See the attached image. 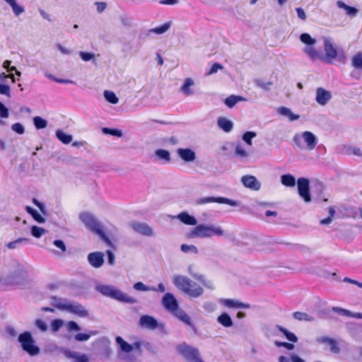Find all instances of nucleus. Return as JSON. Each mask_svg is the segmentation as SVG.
<instances>
[{"label":"nucleus","instance_id":"1","mask_svg":"<svg viewBox=\"0 0 362 362\" xmlns=\"http://www.w3.org/2000/svg\"><path fill=\"white\" fill-rule=\"evenodd\" d=\"M323 41L325 54L316 50L314 47H308L306 49V54L313 61L320 59L330 64L337 56V49L330 38L323 37Z\"/></svg>","mask_w":362,"mask_h":362},{"label":"nucleus","instance_id":"2","mask_svg":"<svg viewBox=\"0 0 362 362\" xmlns=\"http://www.w3.org/2000/svg\"><path fill=\"white\" fill-rule=\"evenodd\" d=\"M214 236L228 237L221 226L214 224H199L188 233L190 238H211Z\"/></svg>","mask_w":362,"mask_h":362},{"label":"nucleus","instance_id":"3","mask_svg":"<svg viewBox=\"0 0 362 362\" xmlns=\"http://www.w3.org/2000/svg\"><path fill=\"white\" fill-rule=\"evenodd\" d=\"M173 283L176 288L192 298H198L204 293L203 288L199 285L185 276H174Z\"/></svg>","mask_w":362,"mask_h":362},{"label":"nucleus","instance_id":"4","mask_svg":"<svg viewBox=\"0 0 362 362\" xmlns=\"http://www.w3.org/2000/svg\"><path fill=\"white\" fill-rule=\"evenodd\" d=\"M79 218L87 229L97 234L105 243L112 245L110 238L105 235L102 223L92 214L83 211Z\"/></svg>","mask_w":362,"mask_h":362},{"label":"nucleus","instance_id":"5","mask_svg":"<svg viewBox=\"0 0 362 362\" xmlns=\"http://www.w3.org/2000/svg\"><path fill=\"white\" fill-rule=\"evenodd\" d=\"M52 305L59 310L74 314L80 317H86L88 316V310L77 302L53 297L52 298Z\"/></svg>","mask_w":362,"mask_h":362},{"label":"nucleus","instance_id":"6","mask_svg":"<svg viewBox=\"0 0 362 362\" xmlns=\"http://www.w3.org/2000/svg\"><path fill=\"white\" fill-rule=\"evenodd\" d=\"M96 290L103 296L110 297L121 302L129 303H135L136 302L134 298L125 294L113 286L98 285Z\"/></svg>","mask_w":362,"mask_h":362},{"label":"nucleus","instance_id":"7","mask_svg":"<svg viewBox=\"0 0 362 362\" xmlns=\"http://www.w3.org/2000/svg\"><path fill=\"white\" fill-rule=\"evenodd\" d=\"M18 341L23 351L30 356H36L40 353V348L35 345V340L30 332H25L18 336Z\"/></svg>","mask_w":362,"mask_h":362},{"label":"nucleus","instance_id":"8","mask_svg":"<svg viewBox=\"0 0 362 362\" xmlns=\"http://www.w3.org/2000/svg\"><path fill=\"white\" fill-rule=\"evenodd\" d=\"M302 139L304 141L308 150H313L317 144V138L313 133L309 131L295 134L293 137V142L298 148H302Z\"/></svg>","mask_w":362,"mask_h":362},{"label":"nucleus","instance_id":"9","mask_svg":"<svg viewBox=\"0 0 362 362\" xmlns=\"http://www.w3.org/2000/svg\"><path fill=\"white\" fill-rule=\"evenodd\" d=\"M177 351L188 362H204L200 357L198 349L189 346L185 343L180 344L177 347Z\"/></svg>","mask_w":362,"mask_h":362},{"label":"nucleus","instance_id":"10","mask_svg":"<svg viewBox=\"0 0 362 362\" xmlns=\"http://www.w3.org/2000/svg\"><path fill=\"white\" fill-rule=\"evenodd\" d=\"M139 324L141 327L151 330L164 327L163 323L158 322L153 317L148 315H142Z\"/></svg>","mask_w":362,"mask_h":362},{"label":"nucleus","instance_id":"11","mask_svg":"<svg viewBox=\"0 0 362 362\" xmlns=\"http://www.w3.org/2000/svg\"><path fill=\"white\" fill-rule=\"evenodd\" d=\"M298 191L299 195L304 199L305 202L311 201L310 191H309V181L306 178H299L297 182Z\"/></svg>","mask_w":362,"mask_h":362},{"label":"nucleus","instance_id":"12","mask_svg":"<svg viewBox=\"0 0 362 362\" xmlns=\"http://www.w3.org/2000/svg\"><path fill=\"white\" fill-rule=\"evenodd\" d=\"M130 226L134 229V230L142 235L147 237H151L154 235V231L153 228L146 223L134 221L130 223Z\"/></svg>","mask_w":362,"mask_h":362},{"label":"nucleus","instance_id":"13","mask_svg":"<svg viewBox=\"0 0 362 362\" xmlns=\"http://www.w3.org/2000/svg\"><path fill=\"white\" fill-rule=\"evenodd\" d=\"M211 202H217L219 204H226L232 206H235L238 205L237 202L233 201L232 199L225 198V197H203L197 199L196 203L197 204H205Z\"/></svg>","mask_w":362,"mask_h":362},{"label":"nucleus","instance_id":"14","mask_svg":"<svg viewBox=\"0 0 362 362\" xmlns=\"http://www.w3.org/2000/svg\"><path fill=\"white\" fill-rule=\"evenodd\" d=\"M163 307L172 314L179 308L177 300L175 296L170 293H165L162 298Z\"/></svg>","mask_w":362,"mask_h":362},{"label":"nucleus","instance_id":"15","mask_svg":"<svg viewBox=\"0 0 362 362\" xmlns=\"http://www.w3.org/2000/svg\"><path fill=\"white\" fill-rule=\"evenodd\" d=\"M243 185L251 190L258 191L261 188V183L253 175H244L241 177Z\"/></svg>","mask_w":362,"mask_h":362},{"label":"nucleus","instance_id":"16","mask_svg":"<svg viewBox=\"0 0 362 362\" xmlns=\"http://www.w3.org/2000/svg\"><path fill=\"white\" fill-rule=\"evenodd\" d=\"M177 156L186 163H192L196 160L194 151L189 148H180L177 150Z\"/></svg>","mask_w":362,"mask_h":362},{"label":"nucleus","instance_id":"17","mask_svg":"<svg viewBox=\"0 0 362 362\" xmlns=\"http://www.w3.org/2000/svg\"><path fill=\"white\" fill-rule=\"evenodd\" d=\"M316 341L319 344L329 346L330 351L333 354H339L340 352V349L337 345V341L332 338L322 336L316 338Z\"/></svg>","mask_w":362,"mask_h":362},{"label":"nucleus","instance_id":"18","mask_svg":"<svg viewBox=\"0 0 362 362\" xmlns=\"http://www.w3.org/2000/svg\"><path fill=\"white\" fill-rule=\"evenodd\" d=\"M89 264L94 268H100L104 264V254L100 252H90L88 255Z\"/></svg>","mask_w":362,"mask_h":362},{"label":"nucleus","instance_id":"19","mask_svg":"<svg viewBox=\"0 0 362 362\" xmlns=\"http://www.w3.org/2000/svg\"><path fill=\"white\" fill-rule=\"evenodd\" d=\"M219 303L229 308H245L247 309L250 308V305L248 303H242L238 300L229 299V298H221Z\"/></svg>","mask_w":362,"mask_h":362},{"label":"nucleus","instance_id":"20","mask_svg":"<svg viewBox=\"0 0 362 362\" xmlns=\"http://www.w3.org/2000/svg\"><path fill=\"white\" fill-rule=\"evenodd\" d=\"M64 354L67 358L72 359L73 362H88L89 361L87 355L77 351L65 350Z\"/></svg>","mask_w":362,"mask_h":362},{"label":"nucleus","instance_id":"21","mask_svg":"<svg viewBox=\"0 0 362 362\" xmlns=\"http://www.w3.org/2000/svg\"><path fill=\"white\" fill-rule=\"evenodd\" d=\"M331 97V93L322 88H319L316 90V101L321 105H326Z\"/></svg>","mask_w":362,"mask_h":362},{"label":"nucleus","instance_id":"22","mask_svg":"<svg viewBox=\"0 0 362 362\" xmlns=\"http://www.w3.org/2000/svg\"><path fill=\"white\" fill-rule=\"evenodd\" d=\"M194 86V81L191 78H187L185 79L182 86L180 87V92L187 96L192 95L194 93L192 87Z\"/></svg>","mask_w":362,"mask_h":362},{"label":"nucleus","instance_id":"23","mask_svg":"<svg viewBox=\"0 0 362 362\" xmlns=\"http://www.w3.org/2000/svg\"><path fill=\"white\" fill-rule=\"evenodd\" d=\"M176 317H177L180 320H181L182 322L185 323L186 325L194 328V326L189 317V315L181 308H178L173 313Z\"/></svg>","mask_w":362,"mask_h":362},{"label":"nucleus","instance_id":"24","mask_svg":"<svg viewBox=\"0 0 362 362\" xmlns=\"http://www.w3.org/2000/svg\"><path fill=\"white\" fill-rule=\"evenodd\" d=\"M177 218L179 220H180V221H182V223H184L186 225L197 226V219L194 216L189 215L187 212H182L180 214H179L177 215Z\"/></svg>","mask_w":362,"mask_h":362},{"label":"nucleus","instance_id":"25","mask_svg":"<svg viewBox=\"0 0 362 362\" xmlns=\"http://www.w3.org/2000/svg\"><path fill=\"white\" fill-rule=\"evenodd\" d=\"M217 124L219 128L226 132H230L233 127V122L226 117H219L217 121Z\"/></svg>","mask_w":362,"mask_h":362},{"label":"nucleus","instance_id":"26","mask_svg":"<svg viewBox=\"0 0 362 362\" xmlns=\"http://www.w3.org/2000/svg\"><path fill=\"white\" fill-rule=\"evenodd\" d=\"M300 41L306 45L304 48V52L306 54V49L308 47H314L316 43V40L310 36L308 33H303L300 35Z\"/></svg>","mask_w":362,"mask_h":362},{"label":"nucleus","instance_id":"27","mask_svg":"<svg viewBox=\"0 0 362 362\" xmlns=\"http://www.w3.org/2000/svg\"><path fill=\"white\" fill-rule=\"evenodd\" d=\"M241 101H246V98L240 95H231L225 99L224 103L228 107L232 108Z\"/></svg>","mask_w":362,"mask_h":362},{"label":"nucleus","instance_id":"28","mask_svg":"<svg viewBox=\"0 0 362 362\" xmlns=\"http://www.w3.org/2000/svg\"><path fill=\"white\" fill-rule=\"evenodd\" d=\"M12 8L16 16H18L25 12V8L19 5L16 0H4Z\"/></svg>","mask_w":362,"mask_h":362},{"label":"nucleus","instance_id":"29","mask_svg":"<svg viewBox=\"0 0 362 362\" xmlns=\"http://www.w3.org/2000/svg\"><path fill=\"white\" fill-rule=\"evenodd\" d=\"M277 112L279 114L288 117L290 121L297 120L300 117L298 115L293 114L291 109L286 107H281L278 108Z\"/></svg>","mask_w":362,"mask_h":362},{"label":"nucleus","instance_id":"30","mask_svg":"<svg viewBox=\"0 0 362 362\" xmlns=\"http://www.w3.org/2000/svg\"><path fill=\"white\" fill-rule=\"evenodd\" d=\"M115 341L122 351L124 353H130L133 351V346L124 341L122 337L118 336L116 337Z\"/></svg>","mask_w":362,"mask_h":362},{"label":"nucleus","instance_id":"31","mask_svg":"<svg viewBox=\"0 0 362 362\" xmlns=\"http://www.w3.org/2000/svg\"><path fill=\"white\" fill-rule=\"evenodd\" d=\"M217 322L225 327H230L233 325L230 316L226 313L221 314L217 317Z\"/></svg>","mask_w":362,"mask_h":362},{"label":"nucleus","instance_id":"32","mask_svg":"<svg viewBox=\"0 0 362 362\" xmlns=\"http://www.w3.org/2000/svg\"><path fill=\"white\" fill-rule=\"evenodd\" d=\"M337 5L339 8L344 9L346 14L350 16H356L358 12L357 8L349 6L341 1H337Z\"/></svg>","mask_w":362,"mask_h":362},{"label":"nucleus","instance_id":"33","mask_svg":"<svg viewBox=\"0 0 362 362\" xmlns=\"http://www.w3.org/2000/svg\"><path fill=\"white\" fill-rule=\"evenodd\" d=\"M57 138L63 144H68L71 142L73 136L71 134H68L61 129L56 131Z\"/></svg>","mask_w":362,"mask_h":362},{"label":"nucleus","instance_id":"34","mask_svg":"<svg viewBox=\"0 0 362 362\" xmlns=\"http://www.w3.org/2000/svg\"><path fill=\"white\" fill-rule=\"evenodd\" d=\"M276 329H278L281 332H282L288 341L293 343L298 341V339L294 333L291 332L284 327L279 325L276 326Z\"/></svg>","mask_w":362,"mask_h":362},{"label":"nucleus","instance_id":"35","mask_svg":"<svg viewBox=\"0 0 362 362\" xmlns=\"http://www.w3.org/2000/svg\"><path fill=\"white\" fill-rule=\"evenodd\" d=\"M155 155L165 163H169L170 161V154L167 150L158 149L155 151Z\"/></svg>","mask_w":362,"mask_h":362},{"label":"nucleus","instance_id":"36","mask_svg":"<svg viewBox=\"0 0 362 362\" xmlns=\"http://www.w3.org/2000/svg\"><path fill=\"white\" fill-rule=\"evenodd\" d=\"M281 181L286 187H294L296 185L295 177L290 174L283 175L281 177Z\"/></svg>","mask_w":362,"mask_h":362},{"label":"nucleus","instance_id":"37","mask_svg":"<svg viewBox=\"0 0 362 362\" xmlns=\"http://www.w3.org/2000/svg\"><path fill=\"white\" fill-rule=\"evenodd\" d=\"M293 315L296 320L299 321L312 322L314 320V317L313 316L303 312H295Z\"/></svg>","mask_w":362,"mask_h":362},{"label":"nucleus","instance_id":"38","mask_svg":"<svg viewBox=\"0 0 362 362\" xmlns=\"http://www.w3.org/2000/svg\"><path fill=\"white\" fill-rule=\"evenodd\" d=\"M255 84L264 90H269L272 86L273 85V83L270 81H264L263 79L259 78L255 80Z\"/></svg>","mask_w":362,"mask_h":362},{"label":"nucleus","instance_id":"39","mask_svg":"<svg viewBox=\"0 0 362 362\" xmlns=\"http://www.w3.org/2000/svg\"><path fill=\"white\" fill-rule=\"evenodd\" d=\"M98 334L97 331H90V334L86 333H78L74 336V339L78 341H88L91 336Z\"/></svg>","mask_w":362,"mask_h":362},{"label":"nucleus","instance_id":"40","mask_svg":"<svg viewBox=\"0 0 362 362\" xmlns=\"http://www.w3.org/2000/svg\"><path fill=\"white\" fill-rule=\"evenodd\" d=\"M26 211L31 214L33 218L40 223H42L45 221V218H43L37 210L33 209L30 206L26 207Z\"/></svg>","mask_w":362,"mask_h":362},{"label":"nucleus","instance_id":"41","mask_svg":"<svg viewBox=\"0 0 362 362\" xmlns=\"http://www.w3.org/2000/svg\"><path fill=\"white\" fill-rule=\"evenodd\" d=\"M104 97L105 100L111 104H117L119 102V99L113 91L105 90Z\"/></svg>","mask_w":362,"mask_h":362},{"label":"nucleus","instance_id":"42","mask_svg":"<svg viewBox=\"0 0 362 362\" xmlns=\"http://www.w3.org/2000/svg\"><path fill=\"white\" fill-rule=\"evenodd\" d=\"M351 65L355 69H362V53L358 52L351 60Z\"/></svg>","mask_w":362,"mask_h":362},{"label":"nucleus","instance_id":"43","mask_svg":"<svg viewBox=\"0 0 362 362\" xmlns=\"http://www.w3.org/2000/svg\"><path fill=\"white\" fill-rule=\"evenodd\" d=\"M33 123L36 129H44L47 126V122L41 117L37 116L33 118Z\"/></svg>","mask_w":362,"mask_h":362},{"label":"nucleus","instance_id":"44","mask_svg":"<svg viewBox=\"0 0 362 362\" xmlns=\"http://www.w3.org/2000/svg\"><path fill=\"white\" fill-rule=\"evenodd\" d=\"M235 154L240 158H245L248 156V153L244 149L240 144H238L235 148Z\"/></svg>","mask_w":362,"mask_h":362},{"label":"nucleus","instance_id":"45","mask_svg":"<svg viewBox=\"0 0 362 362\" xmlns=\"http://www.w3.org/2000/svg\"><path fill=\"white\" fill-rule=\"evenodd\" d=\"M29 240L26 238H19L14 241L8 243L6 245L10 250L16 249L19 244L22 243H28Z\"/></svg>","mask_w":362,"mask_h":362},{"label":"nucleus","instance_id":"46","mask_svg":"<svg viewBox=\"0 0 362 362\" xmlns=\"http://www.w3.org/2000/svg\"><path fill=\"white\" fill-rule=\"evenodd\" d=\"M170 27V23H165L163 24L161 26H159V27H157V28L150 30V32L158 34V35H160V34L165 33L167 30H168Z\"/></svg>","mask_w":362,"mask_h":362},{"label":"nucleus","instance_id":"47","mask_svg":"<svg viewBox=\"0 0 362 362\" xmlns=\"http://www.w3.org/2000/svg\"><path fill=\"white\" fill-rule=\"evenodd\" d=\"M30 231L32 235L37 238H40L46 233V230L44 228L37 226H33L30 228Z\"/></svg>","mask_w":362,"mask_h":362},{"label":"nucleus","instance_id":"48","mask_svg":"<svg viewBox=\"0 0 362 362\" xmlns=\"http://www.w3.org/2000/svg\"><path fill=\"white\" fill-rule=\"evenodd\" d=\"M134 288L136 291H149L151 290H156V287L154 286H146L142 282H136L133 286Z\"/></svg>","mask_w":362,"mask_h":362},{"label":"nucleus","instance_id":"49","mask_svg":"<svg viewBox=\"0 0 362 362\" xmlns=\"http://www.w3.org/2000/svg\"><path fill=\"white\" fill-rule=\"evenodd\" d=\"M257 134L254 132H246L243 135V140L249 146H252V139L255 137H256Z\"/></svg>","mask_w":362,"mask_h":362},{"label":"nucleus","instance_id":"50","mask_svg":"<svg viewBox=\"0 0 362 362\" xmlns=\"http://www.w3.org/2000/svg\"><path fill=\"white\" fill-rule=\"evenodd\" d=\"M181 250L185 253L192 252L194 254L198 253V249L195 245L182 244L180 247Z\"/></svg>","mask_w":362,"mask_h":362},{"label":"nucleus","instance_id":"51","mask_svg":"<svg viewBox=\"0 0 362 362\" xmlns=\"http://www.w3.org/2000/svg\"><path fill=\"white\" fill-rule=\"evenodd\" d=\"M64 325V320L61 319L54 320L51 322V328L54 332H57Z\"/></svg>","mask_w":362,"mask_h":362},{"label":"nucleus","instance_id":"52","mask_svg":"<svg viewBox=\"0 0 362 362\" xmlns=\"http://www.w3.org/2000/svg\"><path fill=\"white\" fill-rule=\"evenodd\" d=\"M35 325L37 329H39L41 332H46L48 329L47 323L40 319L35 320Z\"/></svg>","mask_w":362,"mask_h":362},{"label":"nucleus","instance_id":"53","mask_svg":"<svg viewBox=\"0 0 362 362\" xmlns=\"http://www.w3.org/2000/svg\"><path fill=\"white\" fill-rule=\"evenodd\" d=\"M79 56L84 62H88L95 58V54L92 52H80Z\"/></svg>","mask_w":362,"mask_h":362},{"label":"nucleus","instance_id":"54","mask_svg":"<svg viewBox=\"0 0 362 362\" xmlns=\"http://www.w3.org/2000/svg\"><path fill=\"white\" fill-rule=\"evenodd\" d=\"M103 132L105 134H111L112 136L121 137L122 136V132L118 129H113L109 128H103Z\"/></svg>","mask_w":362,"mask_h":362},{"label":"nucleus","instance_id":"55","mask_svg":"<svg viewBox=\"0 0 362 362\" xmlns=\"http://www.w3.org/2000/svg\"><path fill=\"white\" fill-rule=\"evenodd\" d=\"M11 129L18 134H23L25 132V128L23 125L19 122L12 124Z\"/></svg>","mask_w":362,"mask_h":362},{"label":"nucleus","instance_id":"56","mask_svg":"<svg viewBox=\"0 0 362 362\" xmlns=\"http://www.w3.org/2000/svg\"><path fill=\"white\" fill-rule=\"evenodd\" d=\"M274 344L277 347H284L288 350H293L294 349V345L288 342L275 341Z\"/></svg>","mask_w":362,"mask_h":362},{"label":"nucleus","instance_id":"57","mask_svg":"<svg viewBox=\"0 0 362 362\" xmlns=\"http://www.w3.org/2000/svg\"><path fill=\"white\" fill-rule=\"evenodd\" d=\"M223 69V66L219 64V63H214L210 70L209 71V72L207 73V75L209 76V75H212V74H214L218 72V70H221Z\"/></svg>","mask_w":362,"mask_h":362},{"label":"nucleus","instance_id":"58","mask_svg":"<svg viewBox=\"0 0 362 362\" xmlns=\"http://www.w3.org/2000/svg\"><path fill=\"white\" fill-rule=\"evenodd\" d=\"M0 94L11 96V88L8 85L0 84Z\"/></svg>","mask_w":362,"mask_h":362},{"label":"nucleus","instance_id":"59","mask_svg":"<svg viewBox=\"0 0 362 362\" xmlns=\"http://www.w3.org/2000/svg\"><path fill=\"white\" fill-rule=\"evenodd\" d=\"M68 331H79L81 330L80 326L74 321H69L66 324Z\"/></svg>","mask_w":362,"mask_h":362},{"label":"nucleus","instance_id":"60","mask_svg":"<svg viewBox=\"0 0 362 362\" xmlns=\"http://www.w3.org/2000/svg\"><path fill=\"white\" fill-rule=\"evenodd\" d=\"M0 117L2 118L8 117V110L1 102H0Z\"/></svg>","mask_w":362,"mask_h":362},{"label":"nucleus","instance_id":"61","mask_svg":"<svg viewBox=\"0 0 362 362\" xmlns=\"http://www.w3.org/2000/svg\"><path fill=\"white\" fill-rule=\"evenodd\" d=\"M332 310L335 313H337L340 315H345V316H351V312L348 310L343 309L341 308L334 307L332 308Z\"/></svg>","mask_w":362,"mask_h":362},{"label":"nucleus","instance_id":"62","mask_svg":"<svg viewBox=\"0 0 362 362\" xmlns=\"http://www.w3.org/2000/svg\"><path fill=\"white\" fill-rule=\"evenodd\" d=\"M121 23L126 28H130L132 25V21L127 16H122L120 18Z\"/></svg>","mask_w":362,"mask_h":362},{"label":"nucleus","instance_id":"63","mask_svg":"<svg viewBox=\"0 0 362 362\" xmlns=\"http://www.w3.org/2000/svg\"><path fill=\"white\" fill-rule=\"evenodd\" d=\"M53 244L58 248H59L62 252H66V245L65 243L61 240H55L54 242H53Z\"/></svg>","mask_w":362,"mask_h":362},{"label":"nucleus","instance_id":"64","mask_svg":"<svg viewBox=\"0 0 362 362\" xmlns=\"http://www.w3.org/2000/svg\"><path fill=\"white\" fill-rule=\"evenodd\" d=\"M57 49L63 54H65V55H69V54H71L72 53V51L71 49H69V48H66L65 47H64L63 45H62L61 44H57L56 45Z\"/></svg>","mask_w":362,"mask_h":362}]
</instances>
